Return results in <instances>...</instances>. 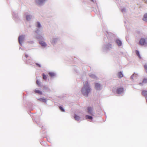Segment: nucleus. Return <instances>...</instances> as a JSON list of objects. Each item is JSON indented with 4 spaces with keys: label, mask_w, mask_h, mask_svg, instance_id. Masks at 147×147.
<instances>
[{
    "label": "nucleus",
    "mask_w": 147,
    "mask_h": 147,
    "mask_svg": "<svg viewBox=\"0 0 147 147\" xmlns=\"http://www.w3.org/2000/svg\"><path fill=\"white\" fill-rule=\"evenodd\" d=\"M144 68L146 71V72L147 73V64H145L144 65Z\"/></svg>",
    "instance_id": "nucleus-21"
},
{
    "label": "nucleus",
    "mask_w": 147,
    "mask_h": 147,
    "mask_svg": "<svg viewBox=\"0 0 147 147\" xmlns=\"http://www.w3.org/2000/svg\"><path fill=\"white\" fill-rule=\"evenodd\" d=\"M49 76L51 77H53L55 76V73L53 72H49Z\"/></svg>",
    "instance_id": "nucleus-14"
},
{
    "label": "nucleus",
    "mask_w": 147,
    "mask_h": 147,
    "mask_svg": "<svg viewBox=\"0 0 147 147\" xmlns=\"http://www.w3.org/2000/svg\"><path fill=\"white\" fill-rule=\"evenodd\" d=\"M39 43L43 47H45L47 45L46 43L42 41H39Z\"/></svg>",
    "instance_id": "nucleus-8"
},
{
    "label": "nucleus",
    "mask_w": 147,
    "mask_h": 147,
    "mask_svg": "<svg viewBox=\"0 0 147 147\" xmlns=\"http://www.w3.org/2000/svg\"><path fill=\"white\" fill-rule=\"evenodd\" d=\"M136 54L138 55V57H139V58H141L140 56V55L139 54V52L138 51L136 50Z\"/></svg>",
    "instance_id": "nucleus-20"
},
{
    "label": "nucleus",
    "mask_w": 147,
    "mask_h": 147,
    "mask_svg": "<svg viewBox=\"0 0 147 147\" xmlns=\"http://www.w3.org/2000/svg\"><path fill=\"white\" fill-rule=\"evenodd\" d=\"M146 44L145 39L143 38H141L138 44L141 46L144 45Z\"/></svg>",
    "instance_id": "nucleus-2"
},
{
    "label": "nucleus",
    "mask_w": 147,
    "mask_h": 147,
    "mask_svg": "<svg viewBox=\"0 0 147 147\" xmlns=\"http://www.w3.org/2000/svg\"><path fill=\"white\" fill-rule=\"evenodd\" d=\"M40 101H42L43 102H46V99L42 98H40L39 99Z\"/></svg>",
    "instance_id": "nucleus-18"
},
{
    "label": "nucleus",
    "mask_w": 147,
    "mask_h": 147,
    "mask_svg": "<svg viewBox=\"0 0 147 147\" xmlns=\"http://www.w3.org/2000/svg\"><path fill=\"white\" fill-rule=\"evenodd\" d=\"M37 25L36 26V27H38V28H40V27L41 25L40 23L39 22H37Z\"/></svg>",
    "instance_id": "nucleus-22"
},
{
    "label": "nucleus",
    "mask_w": 147,
    "mask_h": 147,
    "mask_svg": "<svg viewBox=\"0 0 147 147\" xmlns=\"http://www.w3.org/2000/svg\"><path fill=\"white\" fill-rule=\"evenodd\" d=\"M143 20L147 22V13L144 14Z\"/></svg>",
    "instance_id": "nucleus-11"
},
{
    "label": "nucleus",
    "mask_w": 147,
    "mask_h": 147,
    "mask_svg": "<svg viewBox=\"0 0 147 147\" xmlns=\"http://www.w3.org/2000/svg\"><path fill=\"white\" fill-rule=\"evenodd\" d=\"M74 118L77 121L79 120L80 119V117L79 116L76 115H75Z\"/></svg>",
    "instance_id": "nucleus-13"
},
{
    "label": "nucleus",
    "mask_w": 147,
    "mask_h": 147,
    "mask_svg": "<svg viewBox=\"0 0 147 147\" xmlns=\"http://www.w3.org/2000/svg\"><path fill=\"white\" fill-rule=\"evenodd\" d=\"M35 92L39 94H42V92L41 91L37 90H36L35 91Z\"/></svg>",
    "instance_id": "nucleus-16"
},
{
    "label": "nucleus",
    "mask_w": 147,
    "mask_h": 147,
    "mask_svg": "<svg viewBox=\"0 0 147 147\" xmlns=\"http://www.w3.org/2000/svg\"><path fill=\"white\" fill-rule=\"evenodd\" d=\"M47 0H36V3L38 5H40L45 2Z\"/></svg>",
    "instance_id": "nucleus-4"
},
{
    "label": "nucleus",
    "mask_w": 147,
    "mask_h": 147,
    "mask_svg": "<svg viewBox=\"0 0 147 147\" xmlns=\"http://www.w3.org/2000/svg\"><path fill=\"white\" fill-rule=\"evenodd\" d=\"M92 108L90 107H88L87 108V111L88 113L91 115H92Z\"/></svg>",
    "instance_id": "nucleus-6"
},
{
    "label": "nucleus",
    "mask_w": 147,
    "mask_h": 147,
    "mask_svg": "<svg viewBox=\"0 0 147 147\" xmlns=\"http://www.w3.org/2000/svg\"><path fill=\"white\" fill-rule=\"evenodd\" d=\"M36 84L37 85H39L40 84V82L38 80H37L36 81Z\"/></svg>",
    "instance_id": "nucleus-25"
},
{
    "label": "nucleus",
    "mask_w": 147,
    "mask_h": 147,
    "mask_svg": "<svg viewBox=\"0 0 147 147\" xmlns=\"http://www.w3.org/2000/svg\"><path fill=\"white\" fill-rule=\"evenodd\" d=\"M25 57H26V58H27L28 57V55H25Z\"/></svg>",
    "instance_id": "nucleus-28"
},
{
    "label": "nucleus",
    "mask_w": 147,
    "mask_h": 147,
    "mask_svg": "<svg viewBox=\"0 0 147 147\" xmlns=\"http://www.w3.org/2000/svg\"><path fill=\"white\" fill-rule=\"evenodd\" d=\"M95 88L96 89H99L100 88V84L98 83H96L95 85Z\"/></svg>",
    "instance_id": "nucleus-10"
},
{
    "label": "nucleus",
    "mask_w": 147,
    "mask_h": 147,
    "mask_svg": "<svg viewBox=\"0 0 147 147\" xmlns=\"http://www.w3.org/2000/svg\"><path fill=\"white\" fill-rule=\"evenodd\" d=\"M24 38V36L23 35H21L19 37V41L20 44H21Z\"/></svg>",
    "instance_id": "nucleus-5"
},
{
    "label": "nucleus",
    "mask_w": 147,
    "mask_h": 147,
    "mask_svg": "<svg viewBox=\"0 0 147 147\" xmlns=\"http://www.w3.org/2000/svg\"><path fill=\"white\" fill-rule=\"evenodd\" d=\"M31 19L30 16H26V19L27 20H29Z\"/></svg>",
    "instance_id": "nucleus-23"
},
{
    "label": "nucleus",
    "mask_w": 147,
    "mask_h": 147,
    "mask_svg": "<svg viewBox=\"0 0 147 147\" xmlns=\"http://www.w3.org/2000/svg\"><path fill=\"white\" fill-rule=\"evenodd\" d=\"M38 31V30L37 31H36V32L37 33L38 32L37 31Z\"/></svg>",
    "instance_id": "nucleus-29"
},
{
    "label": "nucleus",
    "mask_w": 147,
    "mask_h": 147,
    "mask_svg": "<svg viewBox=\"0 0 147 147\" xmlns=\"http://www.w3.org/2000/svg\"><path fill=\"white\" fill-rule=\"evenodd\" d=\"M116 42L119 46H120L122 45V43L119 40H116Z\"/></svg>",
    "instance_id": "nucleus-7"
},
{
    "label": "nucleus",
    "mask_w": 147,
    "mask_h": 147,
    "mask_svg": "<svg viewBox=\"0 0 147 147\" xmlns=\"http://www.w3.org/2000/svg\"><path fill=\"white\" fill-rule=\"evenodd\" d=\"M123 76V74L121 72H119L118 74V77L119 78H121Z\"/></svg>",
    "instance_id": "nucleus-12"
},
{
    "label": "nucleus",
    "mask_w": 147,
    "mask_h": 147,
    "mask_svg": "<svg viewBox=\"0 0 147 147\" xmlns=\"http://www.w3.org/2000/svg\"><path fill=\"white\" fill-rule=\"evenodd\" d=\"M43 79L44 80H46L47 79V77L44 74H42Z\"/></svg>",
    "instance_id": "nucleus-15"
},
{
    "label": "nucleus",
    "mask_w": 147,
    "mask_h": 147,
    "mask_svg": "<svg viewBox=\"0 0 147 147\" xmlns=\"http://www.w3.org/2000/svg\"><path fill=\"white\" fill-rule=\"evenodd\" d=\"M142 94L144 96H147V91L146 90H143L142 92Z\"/></svg>",
    "instance_id": "nucleus-9"
},
{
    "label": "nucleus",
    "mask_w": 147,
    "mask_h": 147,
    "mask_svg": "<svg viewBox=\"0 0 147 147\" xmlns=\"http://www.w3.org/2000/svg\"><path fill=\"white\" fill-rule=\"evenodd\" d=\"M36 65H37V66H38L39 67H41V65H40V64H39L37 63H36Z\"/></svg>",
    "instance_id": "nucleus-27"
},
{
    "label": "nucleus",
    "mask_w": 147,
    "mask_h": 147,
    "mask_svg": "<svg viewBox=\"0 0 147 147\" xmlns=\"http://www.w3.org/2000/svg\"><path fill=\"white\" fill-rule=\"evenodd\" d=\"M124 89L123 88H118L116 90V93L118 94H120L124 92Z\"/></svg>",
    "instance_id": "nucleus-3"
},
{
    "label": "nucleus",
    "mask_w": 147,
    "mask_h": 147,
    "mask_svg": "<svg viewBox=\"0 0 147 147\" xmlns=\"http://www.w3.org/2000/svg\"><path fill=\"white\" fill-rule=\"evenodd\" d=\"M90 91V89L89 86L88 82L86 81L84 84V87L81 90L84 96H86L88 95Z\"/></svg>",
    "instance_id": "nucleus-1"
},
{
    "label": "nucleus",
    "mask_w": 147,
    "mask_h": 147,
    "mask_svg": "<svg viewBox=\"0 0 147 147\" xmlns=\"http://www.w3.org/2000/svg\"><path fill=\"white\" fill-rule=\"evenodd\" d=\"M86 118L87 119H92V116H90L88 115H86Z\"/></svg>",
    "instance_id": "nucleus-17"
},
{
    "label": "nucleus",
    "mask_w": 147,
    "mask_h": 147,
    "mask_svg": "<svg viewBox=\"0 0 147 147\" xmlns=\"http://www.w3.org/2000/svg\"><path fill=\"white\" fill-rule=\"evenodd\" d=\"M142 83H147V78H145L143 79L142 81Z\"/></svg>",
    "instance_id": "nucleus-19"
},
{
    "label": "nucleus",
    "mask_w": 147,
    "mask_h": 147,
    "mask_svg": "<svg viewBox=\"0 0 147 147\" xmlns=\"http://www.w3.org/2000/svg\"><path fill=\"white\" fill-rule=\"evenodd\" d=\"M122 12L124 13L125 12V9H121Z\"/></svg>",
    "instance_id": "nucleus-26"
},
{
    "label": "nucleus",
    "mask_w": 147,
    "mask_h": 147,
    "mask_svg": "<svg viewBox=\"0 0 147 147\" xmlns=\"http://www.w3.org/2000/svg\"><path fill=\"white\" fill-rule=\"evenodd\" d=\"M59 109L62 111V112H64L65 111L63 108L61 107H59Z\"/></svg>",
    "instance_id": "nucleus-24"
}]
</instances>
